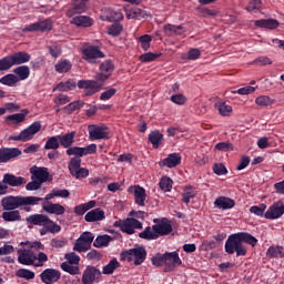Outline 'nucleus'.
I'll use <instances>...</instances> for the list:
<instances>
[{
    "mask_svg": "<svg viewBox=\"0 0 284 284\" xmlns=\"http://www.w3.org/2000/svg\"><path fill=\"white\" fill-rule=\"evenodd\" d=\"M40 201H43V199L38 196L8 195L1 200V207L6 212H10L12 210H19V207H23V205H39Z\"/></svg>",
    "mask_w": 284,
    "mask_h": 284,
    "instance_id": "f257e3e1",
    "label": "nucleus"
},
{
    "mask_svg": "<svg viewBox=\"0 0 284 284\" xmlns=\"http://www.w3.org/2000/svg\"><path fill=\"white\" fill-rule=\"evenodd\" d=\"M20 245H24V248L18 250V262L21 265H34L37 261V254L32 250H44V246L41 242H21Z\"/></svg>",
    "mask_w": 284,
    "mask_h": 284,
    "instance_id": "f03ea898",
    "label": "nucleus"
},
{
    "mask_svg": "<svg viewBox=\"0 0 284 284\" xmlns=\"http://www.w3.org/2000/svg\"><path fill=\"white\" fill-rule=\"evenodd\" d=\"M27 223H30V225H38L40 227H48L51 234H59V232H61V225L57 224L44 214L30 215L27 217Z\"/></svg>",
    "mask_w": 284,
    "mask_h": 284,
    "instance_id": "7ed1b4c3",
    "label": "nucleus"
},
{
    "mask_svg": "<svg viewBox=\"0 0 284 284\" xmlns=\"http://www.w3.org/2000/svg\"><path fill=\"white\" fill-rule=\"evenodd\" d=\"M225 252L226 254H234L235 252L236 256H245L247 254V250H245V246L243 245V242H241L239 234L229 236L225 243Z\"/></svg>",
    "mask_w": 284,
    "mask_h": 284,
    "instance_id": "20e7f679",
    "label": "nucleus"
},
{
    "mask_svg": "<svg viewBox=\"0 0 284 284\" xmlns=\"http://www.w3.org/2000/svg\"><path fill=\"white\" fill-rule=\"evenodd\" d=\"M41 131V122H33L27 129L22 130L18 135H11L10 141H21L22 143H27V141H32L34 139V134Z\"/></svg>",
    "mask_w": 284,
    "mask_h": 284,
    "instance_id": "39448f33",
    "label": "nucleus"
},
{
    "mask_svg": "<svg viewBox=\"0 0 284 284\" xmlns=\"http://www.w3.org/2000/svg\"><path fill=\"white\" fill-rule=\"evenodd\" d=\"M145 256H148V253L145 252V248L142 246L130 248L129 251L122 253L123 261L134 263V265H141L145 261Z\"/></svg>",
    "mask_w": 284,
    "mask_h": 284,
    "instance_id": "423d86ee",
    "label": "nucleus"
},
{
    "mask_svg": "<svg viewBox=\"0 0 284 284\" xmlns=\"http://www.w3.org/2000/svg\"><path fill=\"white\" fill-rule=\"evenodd\" d=\"M113 225L114 227H120L124 234H134L135 230H143V223L133 217L115 221Z\"/></svg>",
    "mask_w": 284,
    "mask_h": 284,
    "instance_id": "0eeeda50",
    "label": "nucleus"
},
{
    "mask_svg": "<svg viewBox=\"0 0 284 284\" xmlns=\"http://www.w3.org/2000/svg\"><path fill=\"white\" fill-rule=\"evenodd\" d=\"M78 88H80V90H84V97H93V94L101 91L103 84L94 80H80L78 82Z\"/></svg>",
    "mask_w": 284,
    "mask_h": 284,
    "instance_id": "6e6552de",
    "label": "nucleus"
},
{
    "mask_svg": "<svg viewBox=\"0 0 284 284\" xmlns=\"http://www.w3.org/2000/svg\"><path fill=\"white\" fill-rule=\"evenodd\" d=\"M102 273L97 266L88 265L82 273V284H94L99 283Z\"/></svg>",
    "mask_w": 284,
    "mask_h": 284,
    "instance_id": "1a4fd4ad",
    "label": "nucleus"
},
{
    "mask_svg": "<svg viewBox=\"0 0 284 284\" xmlns=\"http://www.w3.org/2000/svg\"><path fill=\"white\" fill-rule=\"evenodd\" d=\"M69 171L75 179H85L90 175V171L85 168H81V158H72L69 163Z\"/></svg>",
    "mask_w": 284,
    "mask_h": 284,
    "instance_id": "9d476101",
    "label": "nucleus"
},
{
    "mask_svg": "<svg viewBox=\"0 0 284 284\" xmlns=\"http://www.w3.org/2000/svg\"><path fill=\"white\" fill-rule=\"evenodd\" d=\"M182 263L178 252L164 253V272H174Z\"/></svg>",
    "mask_w": 284,
    "mask_h": 284,
    "instance_id": "9b49d317",
    "label": "nucleus"
},
{
    "mask_svg": "<svg viewBox=\"0 0 284 284\" xmlns=\"http://www.w3.org/2000/svg\"><path fill=\"white\" fill-rule=\"evenodd\" d=\"M114 72V63H112L110 60H105L100 65V72L95 75L97 81L100 83H104V81H108L110 77H112V73Z\"/></svg>",
    "mask_w": 284,
    "mask_h": 284,
    "instance_id": "f8f14e48",
    "label": "nucleus"
},
{
    "mask_svg": "<svg viewBox=\"0 0 284 284\" xmlns=\"http://www.w3.org/2000/svg\"><path fill=\"white\" fill-rule=\"evenodd\" d=\"M50 30H52V20L47 19L27 26L22 32H48Z\"/></svg>",
    "mask_w": 284,
    "mask_h": 284,
    "instance_id": "ddd939ff",
    "label": "nucleus"
},
{
    "mask_svg": "<svg viewBox=\"0 0 284 284\" xmlns=\"http://www.w3.org/2000/svg\"><path fill=\"white\" fill-rule=\"evenodd\" d=\"M68 156H88V154H97V144H90L85 148L73 146L67 150Z\"/></svg>",
    "mask_w": 284,
    "mask_h": 284,
    "instance_id": "4468645a",
    "label": "nucleus"
},
{
    "mask_svg": "<svg viewBox=\"0 0 284 284\" xmlns=\"http://www.w3.org/2000/svg\"><path fill=\"white\" fill-rule=\"evenodd\" d=\"M82 59L88 63H95V59H103L105 55L97 47L90 45L82 50Z\"/></svg>",
    "mask_w": 284,
    "mask_h": 284,
    "instance_id": "2eb2a0df",
    "label": "nucleus"
},
{
    "mask_svg": "<svg viewBox=\"0 0 284 284\" xmlns=\"http://www.w3.org/2000/svg\"><path fill=\"white\" fill-rule=\"evenodd\" d=\"M40 278L44 284H54L61 280V272L55 268H45L40 274Z\"/></svg>",
    "mask_w": 284,
    "mask_h": 284,
    "instance_id": "dca6fc26",
    "label": "nucleus"
},
{
    "mask_svg": "<svg viewBox=\"0 0 284 284\" xmlns=\"http://www.w3.org/2000/svg\"><path fill=\"white\" fill-rule=\"evenodd\" d=\"M89 136L91 141L108 139V128L97 124L89 125Z\"/></svg>",
    "mask_w": 284,
    "mask_h": 284,
    "instance_id": "f3484780",
    "label": "nucleus"
},
{
    "mask_svg": "<svg viewBox=\"0 0 284 284\" xmlns=\"http://www.w3.org/2000/svg\"><path fill=\"white\" fill-rule=\"evenodd\" d=\"M284 214V205L283 202H277L272 204L266 213L264 214L265 219H270L272 221L276 219H281V216Z\"/></svg>",
    "mask_w": 284,
    "mask_h": 284,
    "instance_id": "a211bd4d",
    "label": "nucleus"
},
{
    "mask_svg": "<svg viewBox=\"0 0 284 284\" xmlns=\"http://www.w3.org/2000/svg\"><path fill=\"white\" fill-rule=\"evenodd\" d=\"M21 156V150L17 148H2L0 149V163H8L12 159Z\"/></svg>",
    "mask_w": 284,
    "mask_h": 284,
    "instance_id": "6ab92c4d",
    "label": "nucleus"
},
{
    "mask_svg": "<svg viewBox=\"0 0 284 284\" xmlns=\"http://www.w3.org/2000/svg\"><path fill=\"white\" fill-rule=\"evenodd\" d=\"M42 210L47 214H54L55 216H63L65 214V207L59 203L44 202L42 203Z\"/></svg>",
    "mask_w": 284,
    "mask_h": 284,
    "instance_id": "aec40b11",
    "label": "nucleus"
},
{
    "mask_svg": "<svg viewBox=\"0 0 284 284\" xmlns=\"http://www.w3.org/2000/svg\"><path fill=\"white\" fill-rule=\"evenodd\" d=\"M2 183L4 185H10V187H21L26 185L27 180L22 176H16L14 174L7 173L3 175Z\"/></svg>",
    "mask_w": 284,
    "mask_h": 284,
    "instance_id": "412c9836",
    "label": "nucleus"
},
{
    "mask_svg": "<svg viewBox=\"0 0 284 284\" xmlns=\"http://www.w3.org/2000/svg\"><path fill=\"white\" fill-rule=\"evenodd\" d=\"M30 173L32 175V181L37 180L40 183H45L48 181V176H50V173L45 168L32 166L30 169Z\"/></svg>",
    "mask_w": 284,
    "mask_h": 284,
    "instance_id": "4be33fe9",
    "label": "nucleus"
},
{
    "mask_svg": "<svg viewBox=\"0 0 284 284\" xmlns=\"http://www.w3.org/2000/svg\"><path fill=\"white\" fill-rule=\"evenodd\" d=\"M30 114L28 109L22 110L20 113H14L11 115L6 116V123L8 125H19V123H23L26 121V116Z\"/></svg>",
    "mask_w": 284,
    "mask_h": 284,
    "instance_id": "5701e85b",
    "label": "nucleus"
},
{
    "mask_svg": "<svg viewBox=\"0 0 284 284\" xmlns=\"http://www.w3.org/2000/svg\"><path fill=\"white\" fill-rule=\"evenodd\" d=\"M153 230H155V234L159 236H168L172 232V224L168 220H162L158 224L153 225Z\"/></svg>",
    "mask_w": 284,
    "mask_h": 284,
    "instance_id": "b1692460",
    "label": "nucleus"
},
{
    "mask_svg": "<svg viewBox=\"0 0 284 284\" xmlns=\"http://www.w3.org/2000/svg\"><path fill=\"white\" fill-rule=\"evenodd\" d=\"M159 165L161 168H176V165H181V155L179 153H171L168 158L159 162Z\"/></svg>",
    "mask_w": 284,
    "mask_h": 284,
    "instance_id": "393cba45",
    "label": "nucleus"
},
{
    "mask_svg": "<svg viewBox=\"0 0 284 284\" xmlns=\"http://www.w3.org/2000/svg\"><path fill=\"white\" fill-rule=\"evenodd\" d=\"M254 26L256 28H264L265 30H276L281 26L278 20L276 19H261V20H255Z\"/></svg>",
    "mask_w": 284,
    "mask_h": 284,
    "instance_id": "a878e982",
    "label": "nucleus"
},
{
    "mask_svg": "<svg viewBox=\"0 0 284 284\" xmlns=\"http://www.w3.org/2000/svg\"><path fill=\"white\" fill-rule=\"evenodd\" d=\"M103 219H105V212L101 209L91 210L84 215L87 223H97L103 221Z\"/></svg>",
    "mask_w": 284,
    "mask_h": 284,
    "instance_id": "bb28decb",
    "label": "nucleus"
},
{
    "mask_svg": "<svg viewBox=\"0 0 284 284\" xmlns=\"http://www.w3.org/2000/svg\"><path fill=\"white\" fill-rule=\"evenodd\" d=\"M88 10V4L84 0H74L73 8L67 12V17H72V14H81Z\"/></svg>",
    "mask_w": 284,
    "mask_h": 284,
    "instance_id": "cd10ccee",
    "label": "nucleus"
},
{
    "mask_svg": "<svg viewBox=\"0 0 284 284\" xmlns=\"http://www.w3.org/2000/svg\"><path fill=\"white\" fill-rule=\"evenodd\" d=\"M215 207H219L220 210H232L234 207L235 203L234 200L226 197V196H220L214 201Z\"/></svg>",
    "mask_w": 284,
    "mask_h": 284,
    "instance_id": "c85d7f7f",
    "label": "nucleus"
},
{
    "mask_svg": "<svg viewBox=\"0 0 284 284\" xmlns=\"http://www.w3.org/2000/svg\"><path fill=\"white\" fill-rule=\"evenodd\" d=\"M93 207H97V201L91 200L87 203L77 205L73 209V212H74V214H77V216H83V214H85V212H88L89 210H92Z\"/></svg>",
    "mask_w": 284,
    "mask_h": 284,
    "instance_id": "c756f323",
    "label": "nucleus"
},
{
    "mask_svg": "<svg viewBox=\"0 0 284 284\" xmlns=\"http://www.w3.org/2000/svg\"><path fill=\"white\" fill-rule=\"evenodd\" d=\"M71 23L78 28H90L93 21L88 16H77L72 18Z\"/></svg>",
    "mask_w": 284,
    "mask_h": 284,
    "instance_id": "7c9ffc66",
    "label": "nucleus"
},
{
    "mask_svg": "<svg viewBox=\"0 0 284 284\" xmlns=\"http://www.w3.org/2000/svg\"><path fill=\"white\" fill-rule=\"evenodd\" d=\"M13 65H21L30 61V55L28 52H17L10 55Z\"/></svg>",
    "mask_w": 284,
    "mask_h": 284,
    "instance_id": "2f4dec72",
    "label": "nucleus"
},
{
    "mask_svg": "<svg viewBox=\"0 0 284 284\" xmlns=\"http://www.w3.org/2000/svg\"><path fill=\"white\" fill-rule=\"evenodd\" d=\"M3 221H7V223H14L17 221H21V212L19 210H11L6 211L2 213Z\"/></svg>",
    "mask_w": 284,
    "mask_h": 284,
    "instance_id": "473e14b6",
    "label": "nucleus"
},
{
    "mask_svg": "<svg viewBox=\"0 0 284 284\" xmlns=\"http://www.w3.org/2000/svg\"><path fill=\"white\" fill-rule=\"evenodd\" d=\"M57 196L60 199H68V196H70V191L67 189H53L49 194L45 195V201H50Z\"/></svg>",
    "mask_w": 284,
    "mask_h": 284,
    "instance_id": "72a5a7b5",
    "label": "nucleus"
},
{
    "mask_svg": "<svg viewBox=\"0 0 284 284\" xmlns=\"http://www.w3.org/2000/svg\"><path fill=\"white\" fill-rule=\"evenodd\" d=\"M215 108L217 109L219 114H221V116H232V112L234 111L232 109V105L223 101L216 102Z\"/></svg>",
    "mask_w": 284,
    "mask_h": 284,
    "instance_id": "f704fd0d",
    "label": "nucleus"
},
{
    "mask_svg": "<svg viewBox=\"0 0 284 284\" xmlns=\"http://www.w3.org/2000/svg\"><path fill=\"white\" fill-rule=\"evenodd\" d=\"M194 196H196V189L192 185H187L183 189V193H182V201L183 203H190V201H192V199H194Z\"/></svg>",
    "mask_w": 284,
    "mask_h": 284,
    "instance_id": "c9c22d12",
    "label": "nucleus"
},
{
    "mask_svg": "<svg viewBox=\"0 0 284 284\" xmlns=\"http://www.w3.org/2000/svg\"><path fill=\"white\" fill-rule=\"evenodd\" d=\"M134 199L136 205L143 207L145 205V189L141 186H134Z\"/></svg>",
    "mask_w": 284,
    "mask_h": 284,
    "instance_id": "e433bc0d",
    "label": "nucleus"
},
{
    "mask_svg": "<svg viewBox=\"0 0 284 284\" xmlns=\"http://www.w3.org/2000/svg\"><path fill=\"white\" fill-rule=\"evenodd\" d=\"M54 69L55 72H59V74L70 72V70H72V62L69 60H60L55 63Z\"/></svg>",
    "mask_w": 284,
    "mask_h": 284,
    "instance_id": "4c0bfd02",
    "label": "nucleus"
},
{
    "mask_svg": "<svg viewBox=\"0 0 284 284\" xmlns=\"http://www.w3.org/2000/svg\"><path fill=\"white\" fill-rule=\"evenodd\" d=\"M13 73L19 79V81H26V79L30 77V67L28 65L18 67L13 70Z\"/></svg>",
    "mask_w": 284,
    "mask_h": 284,
    "instance_id": "58836bf2",
    "label": "nucleus"
},
{
    "mask_svg": "<svg viewBox=\"0 0 284 284\" xmlns=\"http://www.w3.org/2000/svg\"><path fill=\"white\" fill-rule=\"evenodd\" d=\"M266 255L270 258H283L284 257V248L283 246H270Z\"/></svg>",
    "mask_w": 284,
    "mask_h": 284,
    "instance_id": "ea45409f",
    "label": "nucleus"
},
{
    "mask_svg": "<svg viewBox=\"0 0 284 284\" xmlns=\"http://www.w3.org/2000/svg\"><path fill=\"white\" fill-rule=\"evenodd\" d=\"M0 83L2 85H8L9 88H14V85H17V83H19V78H17L12 73H9L0 79Z\"/></svg>",
    "mask_w": 284,
    "mask_h": 284,
    "instance_id": "a19ab883",
    "label": "nucleus"
},
{
    "mask_svg": "<svg viewBox=\"0 0 284 284\" xmlns=\"http://www.w3.org/2000/svg\"><path fill=\"white\" fill-rule=\"evenodd\" d=\"M118 267H121V264L119 263L118 258H113L103 267L102 274H114V270H118Z\"/></svg>",
    "mask_w": 284,
    "mask_h": 284,
    "instance_id": "79ce46f5",
    "label": "nucleus"
},
{
    "mask_svg": "<svg viewBox=\"0 0 284 284\" xmlns=\"http://www.w3.org/2000/svg\"><path fill=\"white\" fill-rule=\"evenodd\" d=\"M139 236L140 239H145L146 241H154L159 239L156 235V231L154 230V226L146 227L144 231L139 233Z\"/></svg>",
    "mask_w": 284,
    "mask_h": 284,
    "instance_id": "37998d69",
    "label": "nucleus"
},
{
    "mask_svg": "<svg viewBox=\"0 0 284 284\" xmlns=\"http://www.w3.org/2000/svg\"><path fill=\"white\" fill-rule=\"evenodd\" d=\"M74 132H70L64 135H59L60 145H62V148H70L72 143H74Z\"/></svg>",
    "mask_w": 284,
    "mask_h": 284,
    "instance_id": "c03bdc74",
    "label": "nucleus"
},
{
    "mask_svg": "<svg viewBox=\"0 0 284 284\" xmlns=\"http://www.w3.org/2000/svg\"><path fill=\"white\" fill-rule=\"evenodd\" d=\"M149 141L152 143L153 148L158 149L161 145V141H163V135L159 131H152L149 134Z\"/></svg>",
    "mask_w": 284,
    "mask_h": 284,
    "instance_id": "a18cd8bd",
    "label": "nucleus"
},
{
    "mask_svg": "<svg viewBox=\"0 0 284 284\" xmlns=\"http://www.w3.org/2000/svg\"><path fill=\"white\" fill-rule=\"evenodd\" d=\"M237 236L242 243H247L248 245H252V247L258 243V240L248 233H237Z\"/></svg>",
    "mask_w": 284,
    "mask_h": 284,
    "instance_id": "49530a36",
    "label": "nucleus"
},
{
    "mask_svg": "<svg viewBox=\"0 0 284 284\" xmlns=\"http://www.w3.org/2000/svg\"><path fill=\"white\" fill-rule=\"evenodd\" d=\"M59 145H61L59 135L51 136L47 140L44 144V150H59Z\"/></svg>",
    "mask_w": 284,
    "mask_h": 284,
    "instance_id": "de8ad7c7",
    "label": "nucleus"
},
{
    "mask_svg": "<svg viewBox=\"0 0 284 284\" xmlns=\"http://www.w3.org/2000/svg\"><path fill=\"white\" fill-rule=\"evenodd\" d=\"M110 241H112L110 235H99L93 245L94 247H108V245H110Z\"/></svg>",
    "mask_w": 284,
    "mask_h": 284,
    "instance_id": "09e8293b",
    "label": "nucleus"
},
{
    "mask_svg": "<svg viewBox=\"0 0 284 284\" xmlns=\"http://www.w3.org/2000/svg\"><path fill=\"white\" fill-rule=\"evenodd\" d=\"M74 88H77V82L73 80H68L65 82H60L57 85V90H59L60 92H68V90H74Z\"/></svg>",
    "mask_w": 284,
    "mask_h": 284,
    "instance_id": "8fccbe9b",
    "label": "nucleus"
},
{
    "mask_svg": "<svg viewBox=\"0 0 284 284\" xmlns=\"http://www.w3.org/2000/svg\"><path fill=\"white\" fill-rule=\"evenodd\" d=\"M12 67H14V64L10 55L0 59V72H8Z\"/></svg>",
    "mask_w": 284,
    "mask_h": 284,
    "instance_id": "3c124183",
    "label": "nucleus"
},
{
    "mask_svg": "<svg viewBox=\"0 0 284 284\" xmlns=\"http://www.w3.org/2000/svg\"><path fill=\"white\" fill-rule=\"evenodd\" d=\"M255 103L261 108H267L268 105H273L274 101L268 95H260L255 99Z\"/></svg>",
    "mask_w": 284,
    "mask_h": 284,
    "instance_id": "603ef678",
    "label": "nucleus"
},
{
    "mask_svg": "<svg viewBox=\"0 0 284 284\" xmlns=\"http://www.w3.org/2000/svg\"><path fill=\"white\" fill-rule=\"evenodd\" d=\"M61 270H63V272H68V274H72L73 276L81 272L79 266H74V264H70L68 262H63L61 264Z\"/></svg>",
    "mask_w": 284,
    "mask_h": 284,
    "instance_id": "864d4df0",
    "label": "nucleus"
},
{
    "mask_svg": "<svg viewBox=\"0 0 284 284\" xmlns=\"http://www.w3.org/2000/svg\"><path fill=\"white\" fill-rule=\"evenodd\" d=\"M16 276L19 278H26V281H32V278H34V272L28 268H20L17 271Z\"/></svg>",
    "mask_w": 284,
    "mask_h": 284,
    "instance_id": "5fc2aeb1",
    "label": "nucleus"
},
{
    "mask_svg": "<svg viewBox=\"0 0 284 284\" xmlns=\"http://www.w3.org/2000/svg\"><path fill=\"white\" fill-rule=\"evenodd\" d=\"M65 261H68L67 263L71 264V265H79V263H81V257L79 255H77V253L71 252V253H67L64 255Z\"/></svg>",
    "mask_w": 284,
    "mask_h": 284,
    "instance_id": "6e6d98bb",
    "label": "nucleus"
},
{
    "mask_svg": "<svg viewBox=\"0 0 284 284\" xmlns=\"http://www.w3.org/2000/svg\"><path fill=\"white\" fill-rule=\"evenodd\" d=\"M73 250H74V252H88L90 250V246L88 243L83 242V240H80V237H79L75 241Z\"/></svg>",
    "mask_w": 284,
    "mask_h": 284,
    "instance_id": "4d7b16f0",
    "label": "nucleus"
},
{
    "mask_svg": "<svg viewBox=\"0 0 284 284\" xmlns=\"http://www.w3.org/2000/svg\"><path fill=\"white\" fill-rule=\"evenodd\" d=\"M172 179L164 176L160 181V187L163 192H170L172 190Z\"/></svg>",
    "mask_w": 284,
    "mask_h": 284,
    "instance_id": "13d9d810",
    "label": "nucleus"
},
{
    "mask_svg": "<svg viewBox=\"0 0 284 284\" xmlns=\"http://www.w3.org/2000/svg\"><path fill=\"white\" fill-rule=\"evenodd\" d=\"M261 6H263L262 0H250L245 10H247V12H254V10H261Z\"/></svg>",
    "mask_w": 284,
    "mask_h": 284,
    "instance_id": "bf43d9fd",
    "label": "nucleus"
},
{
    "mask_svg": "<svg viewBox=\"0 0 284 284\" xmlns=\"http://www.w3.org/2000/svg\"><path fill=\"white\" fill-rule=\"evenodd\" d=\"M123 32V26L119 23H113L109 29H108V34L111 37H119Z\"/></svg>",
    "mask_w": 284,
    "mask_h": 284,
    "instance_id": "052dcab7",
    "label": "nucleus"
},
{
    "mask_svg": "<svg viewBox=\"0 0 284 284\" xmlns=\"http://www.w3.org/2000/svg\"><path fill=\"white\" fill-rule=\"evenodd\" d=\"M0 110H2V116H3V114H6L8 112H19L20 106L12 102H8L4 104V106H1Z\"/></svg>",
    "mask_w": 284,
    "mask_h": 284,
    "instance_id": "680f3d73",
    "label": "nucleus"
},
{
    "mask_svg": "<svg viewBox=\"0 0 284 284\" xmlns=\"http://www.w3.org/2000/svg\"><path fill=\"white\" fill-rule=\"evenodd\" d=\"M215 150L220 152H232L234 150V145L230 142H220L215 145Z\"/></svg>",
    "mask_w": 284,
    "mask_h": 284,
    "instance_id": "e2e57ef3",
    "label": "nucleus"
},
{
    "mask_svg": "<svg viewBox=\"0 0 284 284\" xmlns=\"http://www.w3.org/2000/svg\"><path fill=\"white\" fill-rule=\"evenodd\" d=\"M139 41L141 43V48H143V50H150V43H152V36L144 34L139 38Z\"/></svg>",
    "mask_w": 284,
    "mask_h": 284,
    "instance_id": "0e129e2a",
    "label": "nucleus"
},
{
    "mask_svg": "<svg viewBox=\"0 0 284 284\" xmlns=\"http://www.w3.org/2000/svg\"><path fill=\"white\" fill-rule=\"evenodd\" d=\"M114 94H116V89L110 88L101 93L100 101H110Z\"/></svg>",
    "mask_w": 284,
    "mask_h": 284,
    "instance_id": "69168bd1",
    "label": "nucleus"
},
{
    "mask_svg": "<svg viewBox=\"0 0 284 284\" xmlns=\"http://www.w3.org/2000/svg\"><path fill=\"white\" fill-rule=\"evenodd\" d=\"M265 210H267V205L260 204L258 206H252L250 209V213L255 214L256 216H263V214L265 213Z\"/></svg>",
    "mask_w": 284,
    "mask_h": 284,
    "instance_id": "338daca9",
    "label": "nucleus"
},
{
    "mask_svg": "<svg viewBox=\"0 0 284 284\" xmlns=\"http://www.w3.org/2000/svg\"><path fill=\"white\" fill-rule=\"evenodd\" d=\"M179 30H183V26H174V24H166L164 26L165 34L172 36L174 32H179Z\"/></svg>",
    "mask_w": 284,
    "mask_h": 284,
    "instance_id": "774afa93",
    "label": "nucleus"
}]
</instances>
